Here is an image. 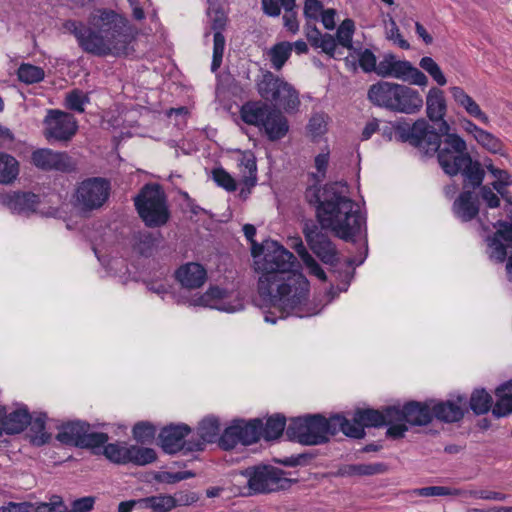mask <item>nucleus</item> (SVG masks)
<instances>
[{
  "label": "nucleus",
  "instance_id": "f257e3e1",
  "mask_svg": "<svg viewBox=\"0 0 512 512\" xmlns=\"http://www.w3.org/2000/svg\"><path fill=\"white\" fill-rule=\"evenodd\" d=\"M243 232L251 243L255 270L261 273L258 280L260 296L268 298L274 307L281 309V318L289 314L302 317L309 282L299 271L300 264L296 257L277 241L266 240L258 244L254 240L256 228L252 224H245Z\"/></svg>",
  "mask_w": 512,
  "mask_h": 512
},
{
  "label": "nucleus",
  "instance_id": "f03ea898",
  "mask_svg": "<svg viewBox=\"0 0 512 512\" xmlns=\"http://www.w3.org/2000/svg\"><path fill=\"white\" fill-rule=\"evenodd\" d=\"M304 198L314 208L316 222L344 241H353L365 226V217L349 196L346 182L311 185L306 188Z\"/></svg>",
  "mask_w": 512,
  "mask_h": 512
},
{
  "label": "nucleus",
  "instance_id": "7ed1b4c3",
  "mask_svg": "<svg viewBox=\"0 0 512 512\" xmlns=\"http://www.w3.org/2000/svg\"><path fill=\"white\" fill-rule=\"evenodd\" d=\"M64 28L76 38L85 53L98 57L119 55L125 51L129 40L128 20L108 8L95 9L87 23L68 20Z\"/></svg>",
  "mask_w": 512,
  "mask_h": 512
},
{
  "label": "nucleus",
  "instance_id": "20e7f679",
  "mask_svg": "<svg viewBox=\"0 0 512 512\" xmlns=\"http://www.w3.org/2000/svg\"><path fill=\"white\" fill-rule=\"evenodd\" d=\"M390 124V140L408 143L421 156L437 155L438 163L450 158L452 154L460 153V149H465L466 141L462 137L448 135L447 138L441 139L436 133V129L424 118L417 119L412 125L407 122H391Z\"/></svg>",
  "mask_w": 512,
  "mask_h": 512
},
{
  "label": "nucleus",
  "instance_id": "39448f33",
  "mask_svg": "<svg viewBox=\"0 0 512 512\" xmlns=\"http://www.w3.org/2000/svg\"><path fill=\"white\" fill-rule=\"evenodd\" d=\"M343 424L346 422L340 419V413L329 418L322 414H307L291 419L286 428V436L303 445H321L340 432Z\"/></svg>",
  "mask_w": 512,
  "mask_h": 512
},
{
  "label": "nucleus",
  "instance_id": "423d86ee",
  "mask_svg": "<svg viewBox=\"0 0 512 512\" xmlns=\"http://www.w3.org/2000/svg\"><path fill=\"white\" fill-rule=\"evenodd\" d=\"M240 116L246 124L258 127L272 142L284 138L289 131L288 120L282 112L261 101L243 104Z\"/></svg>",
  "mask_w": 512,
  "mask_h": 512
},
{
  "label": "nucleus",
  "instance_id": "0eeeda50",
  "mask_svg": "<svg viewBox=\"0 0 512 512\" xmlns=\"http://www.w3.org/2000/svg\"><path fill=\"white\" fill-rule=\"evenodd\" d=\"M134 205L139 217L149 228L162 227L170 219L167 196L159 184H145L134 197Z\"/></svg>",
  "mask_w": 512,
  "mask_h": 512
},
{
  "label": "nucleus",
  "instance_id": "6e6552de",
  "mask_svg": "<svg viewBox=\"0 0 512 512\" xmlns=\"http://www.w3.org/2000/svg\"><path fill=\"white\" fill-rule=\"evenodd\" d=\"M259 95L270 102L275 109H283L287 113L294 112L300 105L299 94L295 88L284 79L267 71L257 84Z\"/></svg>",
  "mask_w": 512,
  "mask_h": 512
},
{
  "label": "nucleus",
  "instance_id": "1a4fd4ad",
  "mask_svg": "<svg viewBox=\"0 0 512 512\" xmlns=\"http://www.w3.org/2000/svg\"><path fill=\"white\" fill-rule=\"evenodd\" d=\"M242 474L248 479L249 494H266L284 490L291 480L284 477L285 472L271 465H258L246 468Z\"/></svg>",
  "mask_w": 512,
  "mask_h": 512
},
{
  "label": "nucleus",
  "instance_id": "9d476101",
  "mask_svg": "<svg viewBox=\"0 0 512 512\" xmlns=\"http://www.w3.org/2000/svg\"><path fill=\"white\" fill-rule=\"evenodd\" d=\"M88 422L81 420L68 421L59 427L56 439L65 445L78 448L95 449L104 446L109 440L107 433L91 432Z\"/></svg>",
  "mask_w": 512,
  "mask_h": 512
},
{
  "label": "nucleus",
  "instance_id": "9b49d317",
  "mask_svg": "<svg viewBox=\"0 0 512 512\" xmlns=\"http://www.w3.org/2000/svg\"><path fill=\"white\" fill-rule=\"evenodd\" d=\"M439 165L450 177L460 174L465 187L480 186L483 183L485 171L479 161L472 159L467 144L465 149H460V153L452 154L450 158L440 161Z\"/></svg>",
  "mask_w": 512,
  "mask_h": 512
},
{
  "label": "nucleus",
  "instance_id": "f8f14e48",
  "mask_svg": "<svg viewBox=\"0 0 512 512\" xmlns=\"http://www.w3.org/2000/svg\"><path fill=\"white\" fill-rule=\"evenodd\" d=\"M262 435V420L258 418L235 419L226 427L219 438V446L224 450L234 449L238 444L248 446L258 442Z\"/></svg>",
  "mask_w": 512,
  "mask_h": 512
},
{
  "label": "nucleus",
  "instance_id": "ddd939ff",
  "mask_svg": "<svg viewBox=\"0 0 512 512\" xmlns=\"http://www.w3.org/2000/svg\"><path fill=\"white\" fill-rule=\"evenodd\" d=\"M329 228H322L317 222L307 220L304 223L302 232L309 248L324 263L335 265L338 262L336 246L327 234Z\"/></svg>",
  "mask_w": 512,
  "mask_h": 512
},
{
  "label": "nucleus",
  "instance_id": "4468645a",
  "mask_svg": "<svg viewBox=\"0 0 512 512\" xmlns=\"http://www.w3.org/2000/svg\"><path fill=\"white\" fill-rule=\"evenodd\" d=\"M423 98L420 93L408 86L386 82V109L405 114H415L421 110Z\"/></svg>",
  "mask_w": 512,
  "mask_h": 512
},
{
  "label": "nucleus",
  "instance_id": "2eb2a0df",
  "mask_svg": "<svg viewBox=\"0 0 512 512\" xmlns=\"http://www.w3.org/2000/svg\"><path fill=\"white\" fill-rule=\"evenodd\" d=\"M44 136L48 141L69 142L78 130L75 117L67 112L50 109L43 121Z\"/></svg>",
  "mask_w": 512,
  "mask_h": 512
},
{
  "label": "nucleus",
  "instance_id": "dca6fc26",
  "mask_svg": "<svg viewBox=\"0 0 512 512\" xmlns=\"http://www.w3.org/2000/svg\"><path fill=\"white\" fill-rule=\"evenodd\" d=\"M351 418L340 414V419L346 424L340 426L341 432L354 439H362L365 437L366 427H381L384 425V414L379 410L372 408H357L353 413H349Z\"/></svg>",
  "mask_w": 512,
  "mask_h": 512
},
{
  "label": "nucleus",
  "instance_id": "f3484780",
  "mask_svg": "<svg viewBox=\"0 0 512 512\" xmlns=\"http://www.w3.org/2000/svg\"><path fill=\"white\" fill-rule=\"evenodd\" d=\"M110 188V182L104 178H88L77 188V204L85 211L98 209L108 199Z\"/></svg>",
  "mask_w": 512,
  "mask_h": 512
},
{
  "label": "nucleus",
  "instance_id": "a211bd4d",
  "mask_svg": "<svg viewBox=\"0 0 512 512\" xmlns=\"http://www.w3.org/2000/svg\"><path fill=\"white\" fill-rule=\"evenodd\" d=\"M31 163L43 171L71 172L75 169L72 158L66 152H57L49 148H39L33 151Z\"/></svg>",
  "mask_w": 512,
  "mask_h": 512
},
{
  "label": "nucleus",
  "instance_id": "6ab92c4d",
  "mask_svg": "<svg viewBox=\"0 0 512 512\" xmlns=\"http://www.w3.org/2000/svg\"><path fill=\"white\" fill-rule=\"evenodd\" d=\"M432 417L436 420L452 424L460 422L467 412L466 397L458 395L455 399L438 400L431 398Z\"/></svg>",
  "mask_w": 512,
  "mask_h": 512
},
{
  "label": "nucleus",
  "instance_id": "aec40b11",
  "mask_svg": "<svg viewBox=\"0 0 512 512\" xmlns=\"http://www.w3.org/2000/svg\"><path fill=\"white\" fill-rule=\"evenodd\" d=\"M386 77L410 81L419 86L428 84V78L422 71L414 67L409 61L396 60L395 56L390 53H386Z\"/></svg>",
  "mask_w": 512,
  "mask_h": 512
},
{
  "label": "nucleus",
  "instance_id": "412c9836",
  "mask_svg": "<svg viewBox=\"0 0 512 512\" xmlns=\"http://www.w3.org/2000/svg\"><path fill=\"white\" fill-rule=\"evenodd\" d=\"M462 187V192L453 202L452 211L462 222H469L477 218L480 212L479 196L475 192L479 186Z\"/></svg>",
  "mask_w": 512,
  "mask_h": 512
},
{
  "label": "nucleus",
  "instance_id": "4be33fe9",
  "mask_svg": "<svg viewBox=\"0 0 512 512\" xmlns=\"http://www.w3.org/2000/svg\"><path fill=\"white\" fill-rule=\"evenodd\" d=\"M396 414L398 420H403L410 426H427L433 421L431 398L425 401H408L401 410L396 411Z\"/></svg>",
  "mask_w": 512,
  "mask_h": 512
},
{
  "label": "nucleus",
  "instance_id": "5701e85b",
  "mask_svg": "<svg viewBox=\"0 0 512 512\" xmlns=\"http://www.w3.org/2000/svg\"><path fill=\"white\" fill-rule=\"evenodd\" d=\"M191 432L186 424H170L163 427L159 433L158 440L164 452L175 454L180 450L187 451L188 440L184 438Z\"/></svg>",
  "mask_w": 512,
  "mask_h": 512
},
{
  "label": "nucleus",
  "instance_id": "b1692460",
  "mask_svg": "<svg viewBox=\"0 0 512 512\" xmlns=\"http://www.w3.org/2000/svg\"><path fill=\"white\" fill-rule=\"evenodd\" d=\"M220 421L210 415L203 418L197 426V439L188 440L187 452L202 451L207 443H214L220 438Z\"/></svg>",
  "mask_w": 512,
  "mask_h": 512
},
{
  "label": "nucleus",
  "instance_id": "393cba45",
  "mask_svg": "<svg viewBox=\"0 0 512 512\" xmlns=\"http://www.w3.org/2000/svg\"><path fill=\"white\" fill-rule=\"evenodd\" d=\"M3 202L14 213L30 214L36 211L40 197L30 191H14L7 194Z\"/></svg>",
  "mask_w": 512,
  "mask_h": 512
},
{
  "label": "nucleus",
  "instance_id": "a878e982",
  "mask_svg": "<svg viewBox=\"0 0 512 512\" xmlns=\"http://www.w3.org/2000/svg\"><path fill=\"white\" fill-rule=\"evenodd\" d=\"M176 280L186 289H198L206 281L207 272L199 263H186L175 272Z\"/></svg>",
  "mask_w": 512,
  "mask_h": 512
},
{
  "label": "nucleus",
  "instance_id": "bb28decb",
  "mask_svg": "<svg viewBox=\"0 0 512 512\" xmlns=\"http://www.w3.org/2000/svg\"><path fill=\"white\" fill-rule=\"evenodd\" d=\"M29 423H31V414L27 406H22L6 414L1 426V436L3 434H19L26 429Z\"/></svg>",
  "mask_w": 512,
  "mask_h": 512
},
{
  "label": "nucleus",
  "instance_id": "cd10ccee",
  "mask_svg": "<svg viewBox=\"0 0 512 512\" xmlns=\"http://www.w3.org/2000/svg\"><path fill=\"white\" fill-rule=\"evenodd\" d=\"M450 92L455 102L459 106L463 107L470 116L478 119L485 125L489 124V117L481 110L480 106L464 91L463 88L453 86L450 88Z\"/></svg>",
  "mask_w": 512,
  "mask_h": 512
},
{
  "label": "nucleus",
  "instance_id": "c85d7f7f",
  "mask_svg": "<svg viewBox=\"0 0 512 512\" xmlns=\"http://www.w3.org/2000/svg\"><path fill=\"white\" fill-rule=\"evenodd\" d=\"M446 110L444 92L437 87H432L426 97V112L428 118L433 122L441 120L445 116Z\"/></svg>",
  "mask_w": 512,
  "mask_h": 512
},
{
  "label": "nucleus",
  "instance_id": "c756f323",
  "mask_svg": "<svg viewBox=\"0 0 512 512\" xmlns=\"http://www.w3.org/2000/svg\"><path fill=\"white\" fill-rule=\"evenodd\" d=\"M498 397L492 408V415L495 418L508 416L512 413V382H506L495 390Z\"/></svg>",
  "mask_w": 512,
  "mask_h": 512
},
{
  "label": "nucleus",
  "instance_id": "7c9ffc66",
  "mask_svg": "<svg viewBox=\"0 0 512 512\" xmlns=\"http://www.w3.org/2000/svg\"><path fill=\"white\" fill-rule=\"evenodd\" d=\"M18 160L5 152H0V184H11L19 175Z\"/></svg>",
  "mask_w": 512,
  "mask_h": 512
},
{
  "label": "nucleus",
  "instance_id": "2f4dec72",
  "mask_svg": "<svg viewBox=\"0 0 512 512\" xmlns=\"http://www.w3.org/2000/svg\"><path fill=\"white\" fill-rule=\"evenodd\" d=\"M45 413H39L34 419L31 418L30 425V442L37 447L43 446L49 442L51 435L45 431L46 428Z\"/></svg>",
  "mask_w": 512,
  "mask_h": 512
},
{
  "label": "nucleus",
  "instance_id": "473e14b6",
  "mask_svg": "<svg viewBox=\"0 0 512 512\" xmlns=\"http://www.w3.org/2000/svg\"><path fill=\"white\" fill-rule=\"evenodd\" d=\"M469 407L475 415H483L493 408L492 396L484 389H475L469 399Z\"/></svg>",
  "mask_w": 512,
  "mask_h": 512
},
{
  "label": "nucleus",
  "instance_id": "72a5a7b5",
  "mask_svg": "<svg viewBox=\"0 0 512 512\" xmlns=\"http://www.w3.org/2000/svg\"><path fill=\"white\" fill-rule=\"evenodd\" d=\"M140 506L150 508L154 512H169L176 507L177 501L170 495L150 496L139 499Z\"/></svg>",
  "mask_w": 512,
  "mask_h": 512
},
{
  "label": "nucleus",
  "instance_id": "f704fd0d",
  "mask_svg": "<svg viewBox=\"0 0 512 512\" xmlns=\"http://www.w3.org/2000/svg\"><path fill=\"white\" fill-rule=\"evenodd\" d=\"M160 233L154 234L149 231H140L135 235V250L142 256H151L159 242Z\"/></svg>",
  "mask_w": 512,
  "mask_h": 512
},
{
  "label": "nucleus",
  "instance_id": "c9c22d12",
  "mask_svg": "<svg viewBox=\"0 0 512 512\" xmlns=\"http://www.w3.org/2000/svg\"><path fill=\"white\" fill-rule=\"evenodd\" d=\"M292 50V43L287 41L278 42L273 45L268 52L272 67L275 70H281L289 59Z\"/></svg>",
  "mask_w": 512,
  "mask_h": 512
},
{
  "label": "nucleus",
  "instance_id": "e433bc0d",
  "mask_svg": "<svg viewBox=\"0 0 512 512\" xmlns=\"http://www.w3.org/2000/svg\"><path fill=\"white\" fill-rule=\"evenodd\" d=\"M286 426V417L282 414H274L267 418L265 425L262 424V435L265 440L279 438Z\"/></svg>",
  "mask_w": 512,
  "mask_h": 512
},
{
  "label": "nucleus",
  "instance_id": "4c0bfd02",
  "mask_svg": "<svg viewBox=\"0 0 512 512\" xmlns=\"http://www.w3.org/2000/svg\"><path fill=\"white\" fill-rule=\"evenodd\" d=\"M382 464H348L339 468L340 476H369L382 472Z\"/></svg>",
  "mask_w": 512,
  "mask_h": 512
},
{
  "label": "nucleus",
  "instance_id": "58836bf2",
  "mask_svg": "<svg viewBox=\"0 0 512 512\" xmlns=\"http://www.w3.org/2000/svg\"><path fill=\"white\" fill-rule=\"evenodd\" d=\"M104 456L116 464H127L129 459V446L126 443H109L103 448Z\"/></svg>",
  "mask_w": 512,
  "mask_h": 512
},
{
  "label": "nucleus",
  "instance_id": "ea45409f",
  "mask_svg": "<svg viewBox=\"0 0 512 512\" xmlns=\"http://www.w3.org/2000/svg\"><path fill=\"white\" fill-rule=\"evenodd\" d=\"M157 459V454L154 449L148 447H139L136 445L129 446V459L128 463L144 466L154 462Z\"/></svg>",
  "mask_w": 512,
  "mask_h": 512
},
{
  "label": "nucleus",
  "instance_id": "a19ab883",
  "mask_svg": "<svg viewBox=\"0 0 512 512\" xmlns=\"http://www.w3.org/2000/svg\"><path fill=\"white\" fill-rule=\"evenodd\" d=\"M397 409L393 406H386V437H390L394 440L401 439L405 436V432L408 431V423L403 420L398 422H392L390 419L393 414H396Z\"/></svg>",
  "mask_w": 512,
  "mask_h": 512
},
{
  "label": "nucleus",
  "instance_id": "79ce46f5",
  "mask_svg": "<svg viewBox=\"0 0 512 512\" xmlns=\"http://www.w3.org/2000/svg\"><path fill=\"white\" fill-rule=\"evenodd\" d=\"M18 79L25 84H34L42 81L45 77L43 68L30 64L22 63L17 69Z\"/></svg>",
  "mask_w": 512,
  "mask_h": 512
},
{
  "label": "nucleus",
  "instance_id": "37998d69",
  "mask_svg": "<svg viewBox=\"0 0 512 512\" xmlns=\"http://www.w3.org/2000/svg\"><path fill=\"white\" fill-rule=\"evenodd\" d=\"M207 15L210 22V28L214 33L223 32L225 30L228 22V16L223 7L211 4L208 8Z\"/></svg>",
  "mask_w": 512,
  "mask_h": 512
},
{
  "label": "nucleus",
  "instance_id": "c03bdc74",
  "mask_svg": "<svg viewBox=\"0 0 512 512\" xmlns=\"http://www.w3.org/2000/svg\"><path fill=\"white\" fill-rule=\"evenodd\" d=\"M414 493L418 496L422 497H431V496H463L467 494L466 490L450 488L445 486H428L417 488L414 490Z\"/></svg>",
  "mask_w": 512,
  "mask_h": 512
},
{
  "label": "nucleus",
  "instance_id": "a18cd8bd",
  "mask_svg": "<svg viewBox=\"0 0 512 512\" xmlns=\"http://www.w3.org/2000/svg\"><path fill=\"white\" fill-rule=\"evenodd\" d=\"M156 427L148 421L137 422L132 430L133 438L141 444L151 443L156 434Z\"/></svg>",
  "mask_w": 512,
  "mask_h": 512
},
{
  "label": "nucleus",
  "instance_id": "49530a36",
  "mask_svg": "<svg viewBox=\"0 0 512 512\" xmlns=\"http://www.w3.org/2000/svg\"><path fill=\"white\" fill-rule=\"evenodd\" d=\"M90 102L88 94L84 93L79 89H74L66 94L65 106L69 110L83 113L85 111V104Z\"/></svg>",
  "mask_w": 512,
  "mask_h": 512
},
{
  "label": "nucleus",
  "instance_id": "de8ad7c7",
  "mask_svg": "<svg viewBox=\"0 0 512 512\" xmlns=\"http://www.w3.org/2000/svg\"><path fill=\"white\" fill-rule=\"evenodd\" d=\"M488 254L490 259L496 262L502 263L506 260L508 255V244L505 245L503 242L494 236H488L487 239Z\"/></svg>",
  "mask_w": 512,
  "mask_h": 512
},
{
  "label": "nucleus",
  "instance_id": "09e8293b",
  "mask_svg": "<svg viewBox=\"0 0 512 512\" xmlns=\"http://www.w3.org/2000/svg\"><path fill=\"white\" fill-rule=\"evenodd\" d=\"M477 143L490 153H502L503 142L492 133L483 130L476 136Z\"/></svg>",
  "mask_w": 512,
  "mask_h": 512
},
{
  "label": "nucleus",
  "instance_id": "8fccbe9b",
  "mask_svg": "<svg viewBox=\"0 0 512 512\" xmlns=\"http://www.w3.org/2000/svg\"><path fill=\"white\" fill-rule=\"evenodd\" d=\"M354 21L345 19L338 27L336 32V41L344 48H352V36L354 33Z\"/></svg>",
  "mask_w": 512,
  "mask_h": 512
},
{
  "label": "nucleus",
  "instance_id": "3c124183",
  "mask_svg": "<svg viewBox=\"0 0 512 512\" xmlns=\"http://www.w3.org/2000/svg\"><path fill=\"white\" fill-rule=\"evenodd\" d=\"M419 65L437 82L438 85L443 86L446 84V77L444 76L439 65L431 57H423L420 60Z\"/></svg>",
  "mask_w": 512,
  "mask_h": 512
},
{
  "label": "nucleus",
  "instance_id": "603ef678",
  "mask_svg": "<svg viewBox=\"0 0 512 512\" xmlns=\"http://www.w3.org/2000/svg\"><path fill=\"white\" fill-rule=\"evenodd\" d=\"M225 49V37L223 32L214 33L213 38V58L211 63V70L217 71L222 63L223 54Z\"/></svg>",
  "mask_w": 512,
  "mask_h": 512
},
{
  "label": "nucleus",
  "instance_id": "864d4df0",
  "mask_svg": "<svg viewBox=\"0 0 512 512\" xmlns=\"http://www.w3.org/2000/svg\"><path fill=\"white\" fill-rule=\"evenodd\" d=\"M34 512H66L67 506L59 495H52L49 502L33 504Z\"/></svg>",
  "mask_w": 512,
  "mask_h": 512
},
{
  "label": "nucleus",
  "instance_id": "5fc2aeb1",
  "mask_svg": "<svg viewBox=\"0 0 512 512\" xmlns=\"http://www.w3.org/2000/svg\"><path fill=\"white\" fill-rule=\"evenodd\" d=\"M212 178L219 187L228 192H234L237 188L234 178L222 167L213 169Z\"/></svg>",
  "mask_w": 512,
  "mask_h": 512
},
{
  "label": "nucleus",
  "instance_id": "6e6d98bb",
  "mask_svg": "<svg viewBox=\"0 0 512 512\" xmlns=\"http://www.w3.org/2000/svg\"><path fill=\"white\" fill-rule=\"evenodd\" d=\"M337 44L336 39L332 35L325 33L315 48H320L322 52L331 58H339L343 53L337 50Z\"/></svg>",
  "mask_w": 512,
  "mask_h": 512
},
{
  "label": "nucleus",
  "instance_id": "4d7b16f0",
  "mask_svg": "<svg viewBox=\"0 0 512 512\" xmlns=\"http://www.w3.org/2000/svg\"><path fill=\"white\" fill-rule=\"evenodd\" d=\"M492 175L496 178L492 183L493 188L501 195L502 198H506V187L511 184L509 173L506 170L494 169L492 171Z\"/></svg>",
  "mask_w": 512,
  "mask_h": 512
},
{
  "label": "nucleus",
  "instance_id": "13d9d810",
  "mask_svg": "<svg viewBox=\"0 0 512 512\" xmlns=\"http://www.w3.org/2000/svg\"><path fill=\"white\" fill-rule=\"evenodd\" d=\"M494 228L499 227L497 231L493 234L494 237H498L501 241L504 240L508 243H512V224L507 223L502 220H498L496 223H492ZM510 248L509 256L507 258V262L509 258L512 256V244H508Z\"/></svg>",
  "mask_w": 512,
  "mask_h": 512
},
{
  "label": "nucleus",
  "instance_id": "bf43d9fd",
  "mask_svg": "<svg viewBox=\"0 0 512 512\" xmlns=\"http://www.w3.org/2000/svg\"><path fill=\"white\" fill-rule=\"evenodd\" d=\"M226 295V291L219 287H210L203 295H201L197 300L196 304L201 306H209L212 307V301L223 299Z\"/></svg>",
  "mask_w": 512,
  "mask_h": 512
},
{
  "label": "nucleus",
  "instance_id": "052dcab7",
  "mask_svg": "<svg viewBox=\"0 0 512 512\" xmlns=\"http://www.w3.org/2000/svg\"><path fill=\"white\" fill-rule=\"evenodd\" d=\"M322 2L319 0H306L304 4V16L310 22L315 23L323 12Z\"/></svg>",
  "mask_w": 512,
  "mask_h": 512
},
{
  "label": "nucleus",
  "instance_id": "680f3d73",
  "mask_svg": "<svg viewBox=\"0 0 512 512\" xmlns=\"http://www.w3.org/2000/svg\"><path fill=\"white\" fill-rule=\"evenodd\" d=\"M312 459V455L308 453H300L297 455H291L289 457H285L283 459L276 460V462L287 466V467H296L307 464Z\"/></svg>",
  "mask_w": 512,
  "mask_h": 512
},
{
  "label": "nucleus",
  "instance_id": "e2e57ef3",
  "mask_svg": "<svg viewBox=\"0 0 512 512\" xmlns=\"http://www.w3.org/2000/svg\"><path fill=\"white\" fill-rule=\"evenodd\" d=\"M465 496L495 501H505L507 499L506 494L489 490H471L467 491V494Z\"/></svg>",
  "mask_w": 512,
  "mask_h": 512
},
{
  "label": "nucleus",
  "instance_id": "0e129e2a",
  "mask_svg": "<svg viewBox=\"0 0 512 512\" xmlns=\"http://www.w3.org/2000/svg\"><path fill=\"white\" fill-rule=\"evenodd\" d=\"M368 99L378 107L384 106V85L381 81L370 87L368 91Z\"/></svg>",
  "mask_w": 512,
  "mask_h": 512
},
{
  "label": "nucleus",
  "instance_id": "69168bd1",
  "mask_svg": "<svg viewBox=\"0 0 512 512\" xmlns=\"http://www.w3.org/2000/svg\"><path fill=\"white\" fill-rule=\"evenodd\" d=\"M95 497L86 496L72 502L70 512H90L94 508Z\"/></svg>",
  "mask_w": 512,
  "mask_h": 512
},
{
  "label": "nucleus",
  "instance_id": "338daca9",
  "mask_svg": "<svg viewBox=\"0 0 512 512\" xmlns=\"http://www.w3.org/2000/svg\"><path fill=\"white\" fill-rule=\"evenodd\" d=\"M389 21L391 24V28L389 33H386V38L394 41V43L398 44V46L402 49H409L410 45L408 41L403 39V37L401 36L394 19L390 17Z\"/></svg>",
  "mask_w": 512,
  "mask_h": 512
},
{
  "label": "nucleus",
  "instance_id": "774afa93",
  "mask_svg": "<svg viewBox=\"0 0 512 512\" xmlns=\"http://www.w3.org/2000/svg\"><path fill=\"white\" fill-rule=\"evenodd\" d=\"M480 196L481 198L483 199V201L486 202L487 206L489 208H497L499 205H500V199L499 197L497 196V194H495L493 192V190L487 186V185H480Z\"/></svg>",
  "mask_w": 512,
  "mask_h": 512
}]
</instances>
